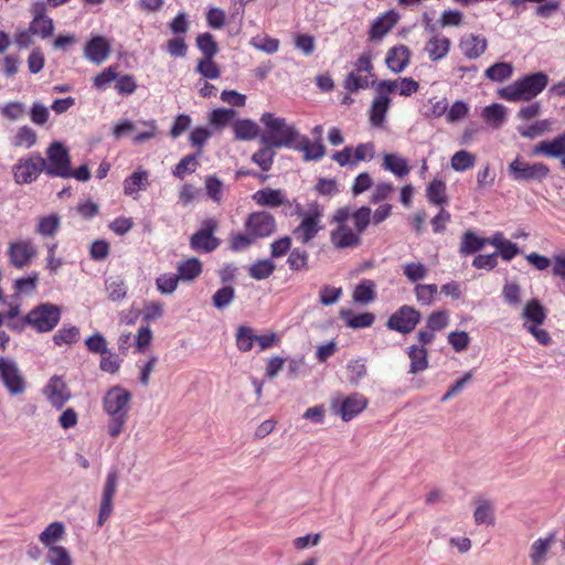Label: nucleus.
<instances>
[{"instance_id":"f257e3e1","label":"nucleus","mask_w":565,"mask_h":565,"mask_svg":"<svg viewBox=\"0 0 565 565\" xmlns=\"http://www.w3.org/2000/svg\"><path fill=\"white\" fill-rule=\"evenodd\" d=\"M332 223L335 227L330 232V242L338 249L354 248L361 244V235L371 223V209L361 206L354 212L350 207L338 209Z\"/></svg>"},{"instance_id":"f03ea898","label":"nucleus","mask_w":565,"mask_h":565,"mask_svg":"<svg viewBox=\"0 0 565 565\" xmlns=\"http://www.w3.org/2000/svg\"><path fill=\"white\" fill-rule=\"evenodd\" d=\"M132 394L120 385L109 387L103 397V409L108 415L107 433L117 438L126 427L131 409Z\"/></svg>"},{"instance_id":"7ed1b4c3","label":"nucleus","mask_w":565,"mask_h":565,"mask_svg":"<svg viewBox=\"0 0 565 565\" xmlns=\"http://www.w3.org/2000/svg\"><path fill=\"white\" fill-rule=\"evenodd\" d=\"M260 121L266 128V134L262 136V143L271 146L274 148H290L294 142L298 140L299 132L295 127L286 124V120L280 117H275L271 113L262 115Z\"/></svg>"},{"instance_id":"20e7f679","label":"nucleus","mask_w":565,"mask_h":565,"mask_svg":"<svg viewBox=\"0 0 565 565\" xmlns=\"http://www.w3.org/2000/svg\"><path fill=\"white\" fill-rule=\"evenodd\" d=\"M548 77L542 72L525 75L499 90L501 98L508 102L531 100L547 86Z\"/></svg>"},{"instance_id":"39448f33","label":"nucleus","mask_w":565,"mask_h":565,"mask_svg":"<svg viewBox=\"0 0 565 565\" xmlns=\"http://www.w3.org/2000/svg\"><path fill=\"white\" fill-rule=\"evenodd\" d=\"M62 316L60 306L51 302H42L32 308L25 315V321L29 322V328L39 332L47 333L55 329Z\"/></svg>"},{"instance_id":"423d86ee","label":"nucleus","mask_w":565,"mask_h":565,"mask_svg":"<svg viewBox=\"0 0 565 565\" xmlns=\"http://www.w3.org/2000/svg\"><path fill=\"white\" fill-rule=\"evenodd\" d=\"M508 172L516 182H541L550 174V168L543 162L529 163L518 156L509 163Z\"/></svg>"},{"instance_id":"0eeeda50","label":"nucleus","mask_w":565,"mask_h":565,"mask_svg":"<svg viewBox=\"0 0 565 565\" xmlns=\"http://www.w3.org/2000/svg\"><path fill=\"white\" fill-rule=\"evenodd\" d=\"M217 230V220L213 217L204 220L200 228L190 237L191 249L203 254L214 252L221 245V239L215 236Z\"/></svg>"},{"instance_id":"6e6552de","label":"nucleus","mask_w":565,"mask_h":565,"mask_svg":"<svg viewBox=\"0 0 565 565\" xmlns=\"http://www.w3.org/2000/svg\"><path fill=\"white\" fill-rule=\"evenodd\" d=\"M322 216L323 209L317 202L310 203L305 217L292 232L295 238L302 244L312 241L323 227Z\"/></svg>"},{"instance_id":"1a4fd4ad","label":"nucleus","mask_w":565,"mask_h":565,"mask_svg":"<svg viewBox=\"0 0 565 565\" xmlns=\"http://www.w3.org/2000/svg\"><path fill=\"white\" fill-rule=\"evenodd\" d=\"M45 173L50 177L71 178V158L68 150L58 141L50 145L46 151Z\"/></svg>"},{"instance_id":"9d476101","label":"nucleus","mask_w":565,"mask_h":565,"mask_svg":"<svg viewBox=\"0 0 565 565\" xmlns=\"http://www.w3.org/2000/svg\"><path fill=\"white\" fill-rule=\"evenodd\" d=\"M45 159L40 153L28 158H20L13 166L12 172L18 184H29L35 181L39 175L45 172Z\"/></svg>"},{"instance_id":"9b49d317","label":"nucleus","mask_w":565,"mask_h":565,"mask_svg":"<svg viewBox=\"0 0 565 565\" xmlns=\"http://www.w3.org/2000/svg\"><path fill=\"white\" fill-rule=\"evenodd\" d=\"M420 319L422 313L419 310L412 306L403 305L388 317L385 326L390 330L408 334L415 330Z\"/></svg>"},{"instance_id":"f8f14e48","label":"nucleus","mask_w":565,"mask_h":565,"mask_svg":"<svg viewBox=\"0 0 565 565\" xmlns=\"http://www.w3.org/2000/svg\"><path fill=\"white\" fill-rule=\"evenodd\" d=\"M244 227L257 241L273 235L276 232L277 223L275 216L269 212L256 211L248 214Z\"/></svg>"},{"instance_id":"ddd939ff","label":"nucleus","mask_w":565,"mask_h":565,"mask_svg":"<svg viewBox=\"0 0 565 565\" xmlns=\"http://www.w3.org/2000/svg\"><path fill=\"white\" fill-rule=\"evenodd\" d=\"M119 475L117 469H110L102 491L100 505L97 519V525L102 527L110 518L114 511V499L117 492Z\"/></svg>"},{"instance_id":"4468645a","label":"nucleus","mask_w":565,"mask_h":565,"mask_svg":"<svg viewBox=\"0 0 565 565\" xmlns=\"http://www.w3.org/2000/svg\"><path fill=\"white\" fill-rule=\"evenodd\" d=\"M0 380L11 395H21L26 388L18 364L6 358H0Z\"/></svg>"},{"instance_id":"2eb2a0df","label":"nucleus","mask_w":565,"mask_h":565,"mask_svg":"<svg viewBox=\"0 0 565 565\" xmlns=\"http://www.w3.org/2000/svg\"><path fill=\"white\" fill-rule=\"evenodd\" d=\"M30 12L32 20L30 22L31 32L42 39H47L54 33V22L47 15L46 3L42 0L34 1L31 4Z\"/></svg>"},{"instance_id":"dca6fc26","label":"nucleus","mask_w":565,"mask_h":565,"mask_svg":"<svg viewBox=\"0 0 565 565\" xmlns=\"http://www.w3.org/2000/svg\"><path fill=\"white\" fill-rule=\"evenodd\" d=\"M43 394L49 403L56 409L63 406L71 399L72 393L66 382L62 376L53 375L46 385L43 387Z\"/></svg>"},{"instance_id":"f3484780","label":"nucleus","mask_w":565,"mask_h":565,"mask_svg":"<svg viewBox=\"0 0 565 565\" xmlns=\"http://www.w3.org/2000/svg\"><path fill=\"white\" fill-rule=\"evenodd\" d=\"M35 255L36 248L30 239H21L9 244L8 256L15 268H24Z\"/></svg>"},{"instance_id":"a211bd4d","label":"nucleus","mask_w":565,"mask_h":565,"mask_svg":"<svg viewBox=\"0 0 565 565\" xmlns=\"http://www.w3.org/2000/svg\"><path fill=\"white\" fill-rule=\"evenodd\" d=\"M367 398L360 393H352L345 396L339 404L337 414H339L343 422H350L367 407Z\"/></svg>"},{"instance_id":"6ab92c4d","label":"nucleus","mask_w":565,"mask_h":565,"mask_svg":"<svg viewBox=\"0 0 565 565\" xmlns=\"http://www.w3.org/2000/svg\"><path fill=\"white\" fill-rule=\"evenodd\" d=\"M411 57V50L404 44H397L388 49L385 64L393 73L399 74L408 66Z\"/></svg>"},{"instance_id":"aec40b11","label":"nucleus","mask_w":565,"mask_h":565,"mask_svg":"<svg viewBox=\"0 0 565 565\" xmlns=\"http://www.w3.org/2000/svg\"><path fill=\"white\" fill-rule=\"evenodd\" d=\"M110 52V43L102 35L93 36L84 49L85 57L96 64L105 62Z\"/></svg>"},{"instance_id":"412c9836","label":"nucleus","mask_w":565,"mask_h":565,"mask_svg":"<svg viewBox=\"0 0 565 565\" xmlns=\"http://www.w3.org/2000/svg\"><path fill=\"white\" fill-rule=\"evenodd\" d=\"M398 22V14L391 10L379 15L371 24L369 39L381 41Z\"/></svg>"},{"instance_id":"4be33fe9","label":"nucleus","mask_w":565,"mask_h":565,"mask_svg":"<svg viewBox=\"0 0 565 565\" xmlns=\"http://www.w3.org/2000/svg\"><path fill=\"white\" fill-rule=\"evenodd\" d=\"M253 201L258 206H267V207H278L281 205L291 206L289 200L286 199V195L282 190L264 188L256 191L252 195Z\"/></svg>"},{"instance_id":"5701e85b","label":"nucleus","mask_w":565,"mask_h":565,"mask_svg":"<svg viewBox=\"0 0 565 565\" xmlns=\"http://www.w3.org/2000/svg\"><path fill=\"white\" fill-rule=\"evenodd\" d=\"M532 154H543L548 158H565V131L552 140H543L534 146Z\"/></svg>"},{"instance_id":"b1692460","label":"nucleus","mask_w":565,"mask_h":565,"mask_svg":"<svg viewBox=\"0 0 565 565\" xmlns=\"http://www.w3.org/2000/svg\"><path fill=\"white\" fill-rule=\"evenodd\" d=\"M451 46V41L448 36L436 33L426 42L424 51L427 53L431 62H437L445 58Z\"/></svg>"},{"instance_id":"393cba45","label":"nucleus","mask_w":565,"mask_h":565,"mask_svg":"<svg viewBox=\"0 0 565 565\" xmlns=\"http://www.w3.org/2000/svg\"><path fill=\"white\" fill-rule=\"evenodd\" d=\"M459 47L467 58L476 60L487 51L488 41L482 35L468 34L461 39Z\"/></svg>"},{"instance_id":"a878e982","label":"nucleus","mask_w":565,"mask_h":565,"mask_svg":"<svg viewBox=\"0 0 565 565\" xmlns=\"http://www.w3.org/2000/svg\"><path fill=\"white\" fill-rule=\"evenodd\" d=\"M298 142L294 146V148L303 153L305 161H319L326 154V147L319 139L316 142H312L308 137L303 136L298 138Z\"/></svg>"},{"instance_id":"bb28decb","label":"nucleus","mask_w":565,"mask_h":565,"mask_svg":"<svg viewBox=\"0 0 565 565\" xmlns=\"http://www.w3.org/2000/svg\"><path fill=\"white\" fill-rule=\"evenodd\" d=\"M555 541V533H550L546 537H540L533 542L530 548V558L532 565L544 564L546 556Z\"/></svg>"},{"instance_id":"cd10ccee","label":"nucleus","mask_w":565,"mask_h":565,"mask_svg":"<svg viewBox=\"0 0 565 565\" xmlns=\"http://www.w3.org/2000/svg\"><path fill=\"white\" fill-rule=\"evenodd\" d=\"M522 318L525 320L523 327L541 326L546 319V310L537 299L527 301L522 311Z\"/></svg>"},{"instance_id":"c85d7f7f","label":"nucleus","mask_w":565,"mask_h":565,"mask_svg":"<svg viewBox=\"0 0 565 565\" xmlns=\"http://www.w3.org/2000/svg\"><path fill=\"white\" fill-rule=\"evenodd\" d=\"M340 318L345 322V326L351 329L370 328L375 321V315L372 312L353 315L349 309H342L340 311Z\"/></svg>"},{"instance_id":"c756f323","label":"nucleus","mask_w":565,"mask_h":565,"mask_svg":"<svg viewBox=\"0 0 565 565\" xmlns=\"http://www.w3.org/2000/svg\"><path fill=\"white\" fill-rule=\"evenodd\" d=\"M105 290L108 300L118 302L124 300L128 294V287L120 276H110L105 280Z\"/></svg>"},{"instance_id":"7c9ffc66","label":"nucleus","mask_w":565,"mask_h":565,"mask_svg":"<svg viewBox=\"0 0 565 565\" xmlns=\"http://www.w3.org/2000/svg\"><path fill=\"white\" fill-rule=\"evenodd\" d=\"M407 355L411 360V374H416L428 367V350L426 348L413 344L408 348Z\"/></svg>"},{"instance_id":"2f4dec72","label":"nucleus","mask_w":565,"mask_h":565,"mask_svg":"<svg viewBox=\"0 0 565 565\" xmlns=\"http://www.w3.org/2000/svg\"><path fill=\"white\" fill-rule=\"evenodd\" d=\"M390 105V96H375L370 109V121L373 126L381 127L383 125Z\"/></svg>"},{"instance_id":"473e14b6","label":"nucleus","mask_w":565,"mask_h":565,"mask_svg":"<svg viewBox=\"0 0 565 565\" xmlns=\"http://www.w3.org/2000/svg\"><path fill=\"white\" fill-rule=\"evenodd\" d=\"M177 276L182 281H193L202 274V263L196 257H191L177 267Z\"/></svg>"},{"instance_id":"72a5a7b5","label":"nucleus","mask_w":565,"mask_h":565,"mask_svg":"<svg viewBox=\"0 0 565 565\" xmlns=\"http://www.w3.org/2000/svg\"><path fill=\"white\" fill-rule=\"evenodd\" d=\"M382 167L398 178L407 175L411 171L408 161L395 153L384 154Z\"/></svg>"},{"instance_id":"f704fd0d","label":"nucleus","mask_w":565,"mask_h":565,"mask_svg":"<svg viewBox=\"0 0 565 565\" xmlns=\"http://www.w3.org/2000/svg\"><path fill=\"white\" fill-rule=\"evenodd\" d=\"M375 287V282L371 279L361 280L353 290V300L363 305L373 302L376 298Z\"/></svg>"},{"instance_id":"c9c22d12","label":"nucleus","mask_w":565,"mask_h":565,"mask_svg":"<svg viewBox=\"0 0 565 565\" xmlns=\"http://www.w3.org/2000/svg\"><path fill=\"white\" fill-rule=\"evenodd\" d=\"M256 334L249 326H238L235 332V344L239 352H249L255 344Z\"/></svg>"},{"instance_id":"e433bc0d","label":"nucleus","mask_w":565,"mask_h":565,"mask_svg":"<svg viewBox=\"0 0 565 565\" xmlns=\"http://www.w3.org/2000/svg\"><path fill=\"white\" fill-rule=\"evenodd\" d=\"M482 118L491 127L498 129L507 118V108L501 104H491L483 108Z\"/></svg>"},{"instance_id":"4c0bfd02","label":"nucleus","mask_w":565,"mask_h":565,"mask_svg":"<svg viewBox=\"0 0 565 565\" xmlns=\"http://www.w3.org/2000/svg\"><path fill=\"white\" fill-rule=\"evenodd\" d=\"M426 198L434 205L447 204L446 183L440 179H434L426 188Z\"/></svg>"},{"instance_id":"58836bf2","label":"nucleus","mask_w":565,"mask_h":565,"mask_svg":"<svg viewBox=\"0 0 565 565\" xmlns=\"http://www.w3.org/2000/svg\"><path fill=\"white\" fill-rule=\"evenodd\" d=\"M61 227V217L50 214L39 218L35 232L43 237H54Z\"/></svg>"},{"instance_id":"ea45409f","label":"nucleus","mask_w":565,"mask_h":565,"mask_svg":"<svg viewBox=\"0 0 565 565\" xmlns=\"http://www.w3.org/2000/svg\"><path fill=\"white\" fill-rule=\"evenodd\" d=\"M159 129L154 119L138 120V132L132 137L135 145H140L158 136Z\"/></svg>"},{"instance_id":"a19ab883","label":"nucleus","mask_w":565,"mask_h":565,"mask_svg":"<svg viewBox=\"0 0 565 565\" xmlns=\"http://www.w3.org/2000/svg\"><path fill=\"white\" fill-rule=\"evenodd\" d=\"M65 533V526L62 522L50 523L39 535L40 542L47 548L56 546L55 542L61 540Z\"/></svg>"},{"instance_id":"79ce46f5","label":"nucleus","mask_w":565,"mask_h":565,"mask_svg":"<svg viewBox=\"0 0 565 565\" xmlns=\"http://www.w3.org/2000/svg\"><path fill=\"white\" fill-rule=\"evenodd\" d=\"M553 127V121L550 119L536 120L535 122L525 126L518 127L519 134L527 139H535L540 136H543L546 132H550Z\"/></svg>"},{"instance_id":"37998d69","label":"nucleus","mask_w":565,"mask_h":565,"mask_svg":"<svg viewBox=\"0 0 565 565\" xmlns=\"http://www.w3.org/2000/svg\"><path fill=\"white\" fill-rule=\"evenodd\" d=\"M233 130L237 140H253L258 135V126L249 119L236 120Z\"/></svg>"},{"instance_id":"c03bdc74","label":"nucleus","mask_w":565,"mask_h":565,"mask_svg":"<svg viewBox=\"0 0 565 565\" xmlns=\"http://www.w3.org/2000/svg\"><path fill=\"white\" fill-rule=\"evenodd\" d=\"M369 75L363 73L350 72L343 81V87L349 93H356L360 89H365L370 85H374V81H370Z\"/></svg>"},{"instance_id":"a18cd8bd","label":"nucleus","mask_w":565,"mask_h":565,"mask_svg":"<svg viewBox=\"0 0 565 565\" xmlns=\"http://www.w3.org/2000/svg\"><path fill=\"white\" fill-rule=\"evenodd\" d=\"M486 246L484 238L477 236L473 232L467 231L460 243L459 253L463 256L481 250Z\"/></svg>"},{"instance_id":"49530a36","label":"nucleus","mask_w":565,"mask_h":565,"mask_svg":"<svg viewBox=\"0 0 565 565\" xmlns=\"http://www.w3.org/2000/svg\"><path fill=\"white\" fill-rule=\"evenodd\" d=\"M196 46L202 53V58L214 57L218 53V44L210 32L196 36Z\"/></svg>"},{"instance_id":"de8ad7c7","label":"nucleus","mask_w":565,"mask_h":565,"mask_svg":"<svg viewBox=\"0 0 565 565\" xmlns=\"http://www.w3.org/2000/svg\"><path fill=\"white\" fill-rule=\"evenodd\" d=\"M148 173L145 170H137L127 177L124 181V193L132 195L141 189L146 188Z\"/></svg>"},{"instance_id":"09e8293b","label":"nucleus","mask_w":565,"mask_h":565,"mask_svg":"<svg viewBox=\"0 0 565 565\" xmlns=\"http://www.w3.org/2000/svg\"><path fill=\"white\" fill-rule=\"evenodd\" d=\"M287 264L294 271H306L309 269V254L305 249L294 248L288 258Z\"/></svg>"},{"instance_id":"8fccbe9b","label":"nucleus","mask_w":565,"mask_h":565,"mask_svg":"<svg viewBox=\"0 0 565 565\" xmlns=\"http://www.w3.org/2000/svg\"><path fill=\"white\" fill-rule=\"evenodd\" d=\"M513 66L511 63L499 62L494 63L486 70V76L493 82H502L512 76Z\"/></svg>"},{"instance_id":"3c124183","label":"nucleus","mask_w":565,"mask_h":565,"mask_svg":"<svg viewBox=\"0 0 565 565\" xmlns=\"http://www.w3.org/2000/svg\"><path fill=\"white\" fill-rule=\"evenodd\" d=\"M256 239L250 235L249 232H237L231 234L228 238V247L234 253L243 252L247 248H249Z\"/></svg>"},{"instance_id":"603ef678","label":"nucleus","mask_w":565,"mask_h":565,"mask_svg":"<svg viewBox=\"0 0 565 565\" xmlns=\"http://www.w3.org/2000/svg\"><path fill=\"white\" fill-rule=\"evenodd\" d=\"M275 149L271 146L264 145L258 151L252 156V161L263 171H269L274 163Z\"/></svg>"},{"instance_id":"864d4df0","label":"nucleus","mask_w":565,"mask_h":565,"mask_svg":"<svg viewBox=\"0 0 565 565\" xmlns=\"http://www.w3.org/2000/svg\"><path fill=\"white\" fill-rule=\"evenodd\" d=\"M476 156L467 150H459L454 153L450 160L451 168L455 171H466L475 166Z\"/></svg>"},{"instance_id":"5fc2aeb1","label":"nucleus","mask_w":565,"mask_h":565,"mask_svg":"<svg viewBox=\"0 0 565 565\" xmlns=\"http://www.w3.org/2000/svg\"><path fill=\"white\" fill-rule=\"evenodd\" d=\"M236 110L232 108H217L210 114L209 121L216 128H223L230 125L236 117Z\"/></svg>"},{"instance_id":"6e6d98bb","label":"nucleus","mask_w":565,"mask_h":565,"mask_svg":"<svg viewBox=\"0 0 565 565\" xmlns=\"http://www.w3.org/2000/svg\"><path fill=\"white\" fill-rule=\"evenodd\" d=\"M213 58H200L195 67V71L206 79H217L221 76V68Z\"/></svg>"},{"instance_id":"4d7b16f0","label":"nucleus","mask_w":565,"mask_h":565,"mask_svg":"<svg viewBox=\"0 0 565 565\" xmlns=\"http://www.w3.org/2000/svg\"><path fill=\"white\" fill-rule=\"evenodd\" d=\"M275 270V265L269 259H262L255 262L248 269V274L256 280L268 278Z\"/></svg>"},{"instance_id":"13d9d810","label":"nucleus","mask_w":565,"mask_h":565,"mask_svg":"<svg viewBox=\"0 0 565 565\" xmlns=\"http://www.w3.org/2000/svg\"><path fill=\"white\" fill-rule=\"evenodd\" d=\"M199 166L198 156L196 154H186L184 156L179 163L174 167L173 175L178 179L182 180L189 173H192L196 170Z\"/></svg>"},{"instance_id":"bf43d9fd","label":"nucleus","mask_w":565,"mask_h":565,"mask_svg":"<svg viewBox=\"0 0 565 565\" xmlns=\"http://www.w3.org/2000/svg\"><path fill=\"white\" fill-rule=\"evenodd\" d=\"M475 522L477 524H491L494 523L493 507L487 500H480L473 513Z\"/></svg>"},{"instance_id":"052dcab7","label":"nucleus","mask_w":565,"mask_h":565,"mask_svg":"<svg viewBox=\"0 0 565 565\" xmlns=\"http://www.w3.org/2000/svg\"><path fill=\"white\" fill-rule=\"evenodd\" d=\"M437 291H438V287L435 284H427V285L417 284L414 288L416 300L422 306L431 305Z\"/></svg>"},{"instance_id":"680f3d73","label":"nucleus","mask_w":565,"mask_h":565,"mask_svg":"<svg viewBox=\"0 0 565 565\" xmlns=\"http://www.w3.org/2000/svg\"><path fill=\"white\" fill-rule=\"evenodd\" d=\"M79 339V329L77 327H63L53 335V342L56 345H71Z\"/></svg>"},{"instance_id":"e2e57ef3","label":"nucleus","mask_w":565,"mask_h":565,"mask_svg":"<svg viewBox=\"0 0 565 565\" xmlns=\"http://www.w3.org/2000/svg\"><path fill=\"white\" fill-rule=\"evenodd\" d=\"M36 132L29 126H22L18 129L14 136L13 145L15 147L31 148L36 143Z\"/></svg>"},{"instance_id":"0e129e2a","label":"nucleus","mask_w":565,"mask_h":565,"mask_svg":"<svg viewBox=\"0 0 565 565\" xmlns=\"http://www.w3.org/2000/svg\"><path fill=\"white\" fill-rule=\"evenodd\" d=\"M47 561L50 565H73L70 552L61 545L49 548Z\"/></svg>"},{"instance_id":"69168bd1","label":"nucleus","mask_w":565,"mask_h":565,"mask_svg":"<svg viewBox=\"0 0 565 565\" xmlns=\"http://www.w3.org/2000/svg\"><path fill=\"white\" fill-rule=\"evenodd\" d=\"M403 274L409 281L416 282L423 280L427 276L428 268L423 263L412 262L403 266Z\"/></svg>"},{"instance_id":"338daca9","label":"nucleus","mask_w":565,"mask_h":565,"mask_svg":"<svg viewBox=\"0 0 565 565\" xmlns=\"http://www.w3.org/2000/svg\"><path fill=\"white\" fill-rule=\"evenodd\" d=\"M235 298V289L232 286H224L215 291L212 302L215 308L224 309L232 303Z\"/></svg>"},{"instance_id":"774afa93","label":"nucleus","mask_w":565,"mask_h":565,"mask_svg":"<svg viewBox=\"0 0 565 565\" xmlns=\"http://www.w3.org/2000/svg\"><path fill=\"white\" fill-rule=\"evenodd\" d=\"M179 281L177 274H163L156 279V286L162 295H171L177 290Z\"/></svg>"}]
</instances>
